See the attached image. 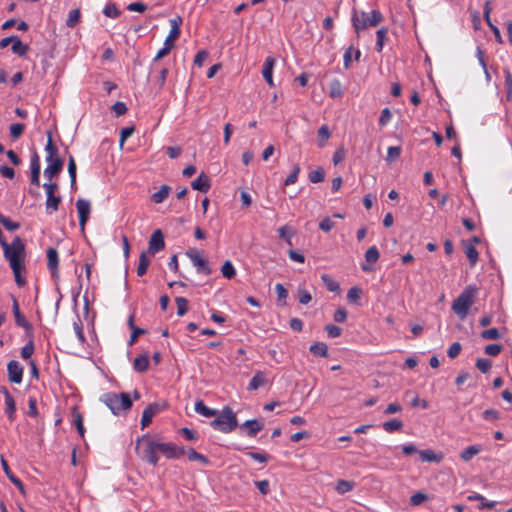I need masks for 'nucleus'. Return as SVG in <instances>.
Wrapping results in <instances>:
<instances>
[{
  "mask_svg": "<svg viewBox=\"0 0 512 512\" xmlns=\"http://www.w3.org/2000/svg\"><path fill=\"white\" fill-rule=\"evenodd\" d=\"M388 34V28L387 27H381L377 32V42H376V50L378 52H381L384 46V42L387 39Z\"/></svg>",
  "mask_w": 512,
  "mask_h": 512,
  "instance_id": "nucleus-38",
  "label": "nucleus"
},
{
  "mask_svg": "<svg viewBox=\"0 0 512 512\" xmlns=\"http://www.w3.org/2000/svg\"><path fill=\"white\" fill-rule=\"evenodd\" d=\"M267 378L265 377V374L261 371H258L255 373L253 378L251 379L248 390H257L258 388L266 385Z\"/></svg>",
  "mask_w": 512,
  "mask_h": 512,
  "instance_id": "nucleus-23",
  "label": "nucleus"
},
{
  "mask_svg": "<svg viewBox=\"0 0 512 512\" xmlns=\"http://www.w3.org/2000/svg\"><path fill=\"white\" fill-rule=\"evenodd\" d=\"M158 452L162 453L168 459H176L185 455V449L178 447L174 443H159L157 442Z\"/></svg>",
  "mask_w": 512,
  "mask_h": 512,
  "instance_id": "nucleus-9",
  "label": "nucleus"
},
{
  "mask_svg": "<svg viewBox=\"0 0 512 512\" xmlns=\"http://www.w3.org/2000/svg\"><path fill=\"white\" fill-rule=\"evenodd\" d=\"M112 111L115 113L116 116H122L127 112V106L124 102H116L111 107Z\"/></svg>",
  "mask_w": 512,
  "mask_h": 512,
  "instance_id": "nucleus-64",
  "label": "nucleus"
},
{
  "mask_svg": "<svg viewBox=\"0 0 512 512\" xmlns=\"http://www.w3.org/2000/svg\"><path fill=\"white\" fill-rule=\"evenodd\" d=\"M354 488V483L347 480H338L336 484V490L339 494H344L351 491Z\"/></svg>",
  "mask_w": 512,
  "mask_h": 512,
  "instance_id": "nucleus-45",
  "label": "nucleus"
},
{
  "mask_svg": "<svg viewBox=\"0 0 512 512\" xmlns=\"http://www.w3.org/2000/svg\"><path fill=\"white\" fill-rule=\"evenodd\" d=\"M210 425L223 433H231L239 426L236 414L229 406H225L220 414H217L216 418L210 422Z\"/></svg>",
  "mask_w": 512,
  "mask_h": 512,
  "instance_id": "nucleus-6",
  "label": "nucleus"
},
{
  "mask_svg": "<svg viewBox=\"0 0 512 512\" xmlns=\"http://www.w3.org/2000/svg\"><path fill=\"white\" fill-rule=\"evenodd\" d=\"M34 352V342L30 340L22 349L21 356L23 359H30Z\"/></svg>",
  "mask_w": 512,
  "mask_h": 512,
  "instance_id": "nucleus-61",
  "label": "nucleus"
},
{
  "mask_svg": "<svg viewBox=\"0 0 512 512\" xmlns=\"http://www.w3.org/2000/svg\"><path fill=\"white\" fill-rule=\"evenodd\" d=\"M177 304V314L179 316H183L188 311V300L184 297H177L175 299Z\"/></svg>",
  "mask_w": 512,
  "mask_h": 512,
  "instance_id": "nucleus-50",
  "label": "nucleus"
},
{
  "mask_svg": "<svg viewBox=\"0 0 512 512\" xmlns=\"http://www.w3.org/2000/svg\"><path fill=\"white\" fill-rule=\"evenodd\" d=\"M103 13L105 14V16L111 18H117L120 15V11L113 3L107 4L103 10Z\"/></svg>",
  "mask_w": 512,
  "mask_h": 512,
  "instance_id": "nucleus-58",
  "label": "nucleus"
},
{
  "mask_svg": "<svg viewBox=\"0 0 512 512\" xmlns=\"http://www.w3.org/2000/svg\"><path fill=\"white\" fill-rule=\"evenodd\" d=\"M383 19V14L379 10H372L370 13L364 11L359 12L356 8L352 10L351 22L357 37H360L362 30L368 27L378 26Z\"/></svg>",
  "mask_w": 512,
  "mask_h": 512,
  "instance_id": "nucleus-2",
  "label": "nucleus"
},
{
  "mask_svg": "<svg viewBox=\"0 0 512 512\" xmlns=\"http://www.w3.org/2000/svg\"><path fill=\"white\" fill-rule=\"evenodd\" d=\"M503 350L501 344H489L485 347L484 352L489 356H497Z\"/></svg>",
  "mask_w": 512,
  "mask_h": 512,
  "instance_id": "nucleus-60",
  "label": "nucleus"
},
{
  "mask_svg": "<svg viewBox=\"0 0 512 512\" xmlns=\"http://www.w3.org/2000/svg\"><path fill=\"white\" fill-rule=\"evenodd\" d=\"M221 272L223 277L227 279L233 278L236 274L235 268L229 260L224 262V264L221 267Z\"/></svg>",
  "mask_w": 512,
  "mask_h": 512,
  "instance_id": "nucleus-44",
  "label": "nucleus"
},
{
  "mask_svg": "<svg viewBox=\"0 0 512 512\" xmlns=\"http://www.w3.org/2000/svg\"><path fill=\"white\" fill-rule=\"evenodd\" d=\"M464 253L469 259L470 265L474 266L478 261V251L473 246V244H469L467 241H463Z\"/></svg>",
  "mask_w": 512,
  "mask_h": 512,
  "instance_id": "nucleus-24",
  "label": "nucleus"
},
{
  "mask_svg": "<svg viewBox=\"0 0 512 512\" xmlns=\"http://www.w3.org/2000/svg\"><path fill=\"white\" fill-rule=\"evenodd\" d=\"M482 339L485 340H498L502 337L501 333L497 328H490L487 330H484L480 334Z\"/></svg>",
  "mask_w": 512,
  "mask_h": 512,
  "instance_id": "nucleus-42",
  "label": "nucleus"
},
{
  "mask_svg": "<svg viewBox=\"0 0 512 512\" xmlns=\"http://www.w3.org/2000/svg\"><path fill=\"white\" fill-rule=\"evenodd\" d=\"M362 295V290L358 287H352L349 289L347 293V299L355 304H358V301L360 300Z\"/></svg>",
  "mask_w": 512,
  "mask_h": 512,
  "instance_id": "nucleus-53",
  "label": "nucleus"
},
{
  "mask_svg": "<svg viewBox=\"0 0 512 512\" xmlns=\"http://www.w3.org/2000/svg\"><path fill=\"white\" fill-rule=\"evenodd\" d=\"M171 191V188L168 185H162L159 191L155 192L151 196L152 202L159 204L162 203L168 196Z\"/></svg>",
  "mask_w": 512,
  "mask_h": 512,
  "instance_id": "nucleus-28",
  "label": "nucleus"
},
{
  "mask_svg": "<svg viewBox=\"0 0 512 512\" xmlns=\"http://www.w3.org/2000/svg\"><path fill=\"white\" fill-rule=\"evenodd\" d=\"M309 351L315 356H320V357H325V358L329 356L328 346L324 342L313 343L310 346Z\"/></svg>",
  "mask_w": 512,
  "mask_h": 512,
  "instance_id": "nucleus-26",
  "label": "nucleus"
},
{
  "mask_svg": "<svg viewBox=\"0 0 512 512\" xmlns=\"http://www.w3.org/2000/svg\"><path fill=\"white\" fill-rule=\"evenodd\" d=\"M12 300H13L12 310H13L16 324L18 326L24 328L26 331L31 330L32 325L26 320L25 316L21 313L17 299L14 296H12Z\"/></svg>",
  "mask_w": 512,
  "mask_h": 512,
  "instance_id": "nucleus-17",
  "label": "nucleus"
},
{
  "mask_svg": "<svg viewBox=\"0 0 512 512\" xmlns=\"http://www.w3.org/2000/svg\"><path fill=\"white\" fill-rule=\"evenodd\" d=\"M186 254L192 261L193 265L197 267V271L199 273H204L206 275H210L212 273V269L209 266L208 261L201 257L199 251L190 249Z\"/></svg>",
  "mask_w": 512,
  "mask_h": 512,
  "instance_id": "nucleus-8",
  "label": "nucleus"
},
{
  "mask_svg": "<svg viewBox=\"0 0 512 512\" xmlns=\"http://www.w3.org/2000/svg\"><path fill=\"white\" fill-rule=\"evenodd\" d=\"M49 164L44 170V176L51 181L54 177H56L63 169V160L62 158H57L51 161H47Z\"/></svg>",
  "mask_w": 512,
  "mask_h": 512,
  "instance_id": "nucleus-14",
  "label": "nucleus"
},
{
  "mask_svg": "<svg viewBox=\"0 0 512 512\" xmlns=\"http://www.w3.org/2000/svg\"><path fill=\"white\" fill-rule=\"evenodd\" d=\"M475 366L480 372L487 373L492 367V362L487 358H478Z\"/></svg>",
  "mask_w": 512,
  "mask_h": 512,
  "instance_id": "nucleus-46",
  "label": "nucleus"
},
{
  "mask_svg": "<svg viewBox=\"0 0 512 512\" xmlns=\"http://www.w3.org/2000/svg\"><path fill=\"white\" fill-rule=\"evenodd\" d=\"M76 208L79 214V225L81 230L84 231L85 225L90 215V203L85 199H78L76 202Z\"/></svg>",
  "mask_w": 512,
  "mask_h": 512,
  "instance_id": "nucleus-13",
  "label": "nucleus"
},
{
  "mask_svg": "<svg viewBox=\"0 0 512 512\" xmlns=\"http://www.w3.org/2000/svg\"><path fill=\"white\" fill-rule=\"evenodd\" d=\"M317 136H318V146L321 148L324 147L325 143L331 136V132H330L328 126L322 125L317 131Z\"/></svg>",
  "mask_w": 512,
  "mask_h": 512,
  "instance_id": "nucleus-35",
  "label": "nucleus"
},
{
  "mask_svg": "<svg viewBox=\"0 0 512 512\" xmlns=\"http://www.w3.org/2000/svg\"><path fill=\"white\" fill-rule=\"evenodd\" d=\"M165 248L163 232L160 229L155 230L149 240L148 252L154 255Z\"/></svg>",
  "mask_w": 512,
  "mask_h": 512,
  "instance_id": "nucleus-10",
  "label": "nucleus"
},
{
  "mask_svg": "<svg viewBox=\"0 0 512 512\" xmlns=\"http://www.w3.org/2000/svg\"><path fill=\"white\" fill-rule=\"evenodd\" d=\"M166 403L160 404L157 402L149 404L142 413L141 427L146 428L152 423V419L155 415L166 408Z\"/></svg>",
  "mask_w": 512,
  "mask_h": 512,
  "instance_id": "nucleus-7",
  "label": "nucleus"
},
{
  "mask_svg": "<svg viewBox=\"0 0 512 512\" xmlns=\"http://www.w3.org/2000/svg\"><path fill=\"white\" fill-rule=\"evenodd\" d=\"M76 163H75V160H74V157L73 156H70L69 157V160H68V173H69V176H70V185H71V189L72 190H76L77 189V185H76Z\"/></svg>",
  "mask_w": 512,
  "mask_h": 512,
  "instance_id": "nucleus-31",
  "label": "nucleus"
},
{
  "mask_svg": "<svg viewBox=\"0 0 512 512\" xmlns=\"http://www.w3.org/2000/svg\"><path fill=\"white\" fill-rule=\"evenodd\" d=\"M1 465H2V468L5 472V474L7 475V477L9 478V480L15 484L17 486V488L19 489L20 493L21 494H25V487L23 485V483L21 482L20 479H18L10 470L9 468V465L7 463V461L4 459V457L2 456L1 457Z\"/></svg>",
  "mask_w": 512,
  "mask_h": 512,
  "instance_id": "nucleus-20",
  "label": "nucleus"
},
{
  "mask_svg": "<svg viewBox=\"0 0 512 512\" xmlns=\"http://www.w3.org/2000/svg\"><path fill=\"white\" fill-rule=\"evenodd\" d=\"M477 288L469 285L464 291L453 301L452 310L461 319H465L468 315L469 309L475 301Z\"/></svg>",
  "mask_w": 512,
  "mask_h": 512,
  "instance_id": "nucleus-4",
  "label": "nucleus"
},
{
  "mask_svg": "<svg viewBox=\"0 0 512 512\" xmlns=\"http://www.w3.org/2000/svg\"><path fill=\"white\" fill-rule=\"evenodd\" d=\"M403 427V422L398 419H392L383 423V429L386 432L392 433L400 430Z\"/></svg>",
  "mask_w": 512,
  "mask_h": 512,
  "instance_id": "nucleus-37",
  "label": "nucleus"
},
{
  "mask_svg": "<svg viewBox=\"0 0 512 512\" xmlns=\"http://www.w3.org/2000/svg\"><path fill=\"white\" fill-rule=\"evenodd\" d=\"M149 367V358L146 354L137 356L133 362V368L135 371L143 373L147 371Z\"/></svg>",
  "mask_w": 512,
  "mask_h": 512,
  "instance_id": "nucleus-25",
  "label": "nucleus"
},
{
  "mask_svg": "<svg viewBox=\"0 0 512 512\" xmlns=\"http://www.w3.org/2000/svg\"><path fill=\"white\" fill-rule=\"evenodd\" d=\"M185 454H187L190 461H199L205 465L209 463V459L205 455L198 453L193 448H189L187 451L185 450Z\"/></svg>",
  "mask_w": 512,
  "mask_h": 512,
  "instance_id": "nucleus-36",
  "label": "nucleus"
},
{
  "mask_svg": "<svg viewBox=\"0 0 512 512\" xmlns=\"http://www.w3.org/2000/svg\"><path fill=\"white\" fill-rule=\"evenodd\" d=\"M157 452V442L150 439L148 435H144L141 438L137 439L136 453L142 460L148 462L153 466H156L159 460Z\"/></svg>",
  "mask_w": 512,
  "mask_h": 512,
  "instance_id": "nucleus-5",
  "label": "nucleus"
},
{
  "mask_svg": "<svg viewBox=\"0 0 512 512\" xmlns=\"http://www.w3.org/2000/svg\"><path fill=\"white\" fill-rule=\"evenodd\" d=\"M325 330L328 336L332 338L339 337L342 333V329L339 326L333 324L326 325Z\"/></svg>",
  "mask_w": 512,
  "mask_h": 512,
  "instance_id": "nucleus-63",
  "label": "nucleus"
},
{
  "mask_svg": "<svg viewBox=\"0 0 512 512\" xmlns=\"http://www.w3.org/2000/svg\"><path fill=\"white\" fill-rule=\"evenodd\" d=\"M8 379L10 382L19 384L23 377V367L16 360L9 361L7 365Z\"/></svg>",
  "mask_w": 512,
  "mask_h": 512,
  "instance_id": "nucleus-11",
  "label": "nucleus"
},
{
  "mask_svg": "<svg viewBox=\"0 0 512 512\" xmlns=\"http://www.w3.org/2000/svg\"><path fill=\"white\" fill-rule=\"evenodd\" d=\"M9 130H10L11 137L14 140H16L23 134V132L25 130V125L22 123H15V124L10 125Z\"/></svg>",
  "mask_w": 512,
  "mask_h": 512,
  "instance_id": "nucleus-49",
  "label": "nucleus"
},
{
  "mask_svg": "<svg viewBox=\"0 0 512 512\" xmlns=\"http://www.w3.org/2000/svg\"><path fill=\"white\" fill-rule=\"evenodd\" d=\"M149 264H150V259L147 256V252L143 251L139 257V264L137 267V275L143 276L147 272Z\"/></svg>",
  "mask_w": 512,
  "mask_h": 512,
  "instance_id": "nucleus-33",
  "label": "nucleus"
},
{
  "mask_svg": "<svg viewBox=\"0 0 512 512\" xmlns=\"http://www.w3.org/2000/svg\"><path fill=\"white\" fill-rule=\"evenodd\" d=\"M46 151L48 153V156L46 158L47 161H51V160H54V159H57V158H60L58 155H57V147L54 145L53 141H52V134L51 132H48V141H47V145H46Z\"/></svg>",
  "mask_w": 512,
  "mask_h": 512,
  "instance_id": "nucleus-34",
  "label": "nucleus"
},
{
  "mask_svg": "<svg viewBox=\"0 0 512 512\" xmlns=\"http://www.w3.org/2000/svg\"><path fill=\"white\" fill-rule=\"evenodd\" d=\"M275 60L272 57H267L263 66L262 75L270 87L274 86L272 72Z\"/></svg>",
  "mask_w": 512,
  "mask_h": 512,
  "instance_id": "nucleus-21",
  "label": "nucleus"
},
{
  "mask_svg": "<svg viewBox=\"0 0 512 512\" xmlns=\"http://www.w3.org/2000/svg\"><path fill=\"white\" fill-rule=\"evenodd\" d=\"M505 76V86L507 90L506 98L507 100H511L512 98V74L508 68L504 69Z\"/></svg>",
  "mask_w": 512,
  "mask_h": 512,
  "instance_id": "nucleus-48",
  "label": "nucleus"
},
{
  "mask_svg": "<svg viewBox=\"0 0 512 512\" xmlns=\"http://www.w3.org/2000/svg\"><path fill=\"white\" fill-rule=\"evenodd\" d=\"M321 279L329 291L338 292L340 290V286H339L338 282H336L334 279H332V277L329 276L328 274H323L321 276Z\"/></svg>",
  "mask_w": 512,
  "mask_h": 512,
  "instance_id": "nucleus-40",
  "label": "nucleus"
},
{
  "mask_svg": "<svg viewBox=\"0 0 512 512\" xmlns=\"http://www.w3.org/2000/svg\"><path fill=\"white\" fill-rule=\"evenodd\" d=\"M419 456L423 462H435V463L441 462L444 457L442 453H435L431 449L419 451Z\"/></svg>",
  "mask_w": 512,
  "mask_h": 512,
  "instance_id": "nucleus-22",
  "label": "nucleus"
},
{
  "mask_svg": "<svg viewBox=\"0 0 512 512\" xmlns=\"http://www.w3.org/2000/svg\"><path fill=\"white\" fill-rule=\"evenodd\" d=\"M428 499V495L423 492H417L413 494L410 498V504L413 506H418L425 502Z\"/></svg>",
  "mask_w": 512,
  "mask_h": 512,
  "instance_id": "nucleus-57",
  "label": "nucleus"
},
{
  "mask_svg": "<svg viewBox=\"0 0 512 512\" xmlns=\"http://www.w3.org/2000/svg\"><path fill=\"white\" fill-rule=\"evenodd\" d=\"M171 30L167 38L165 39L164 45L170 48L174 47V41L180 36V26L182 24V18L177 16L170 20Z\"/></svg>",
  "mask_w": 512,
  "mask_h": 512,
  "instance_id": "nucleus-12",
  "label": "nucleus"
},
{
  "mask_svg": "<svg viewBox=\"0 0 512 512\" xmlns=\"http://www.w3.org/2000/svg\"><path fill=\"white\" fill-rule=\"evenodd\" d=\"M241 430L245 429L249 437H255L258 432L264 428V423L258 419L247 420L238 426Z\"/></svg>",
  "mask_w": 512,
  "mask_h": 512,
  "instance_id": "nucleus-15",
  "label": "nucleus"
},
{
  "mask_svg": "<svg viewBox=\"0 0 512 512\" xmlns=\"http://www.w3.org/2000/svg\"><path fill=\"white\" fill-rule=\"evenodd\" d=\"M308 178L311 183H320L325 179V171L322 167H318L309 173Z\"/></svg>",
  "mask_w": 512,
  "mask_h": 512,
  "instance_id": "nucleus-39",
  "label": "nucleus"
},
{
  "mask_svg": "<svg viewBox=\"0 0 512 512\" xmlns=\"http://www.w3.org/2000/svg\"><path fill=\"white\" fill-rule=\"evenodd\" d=\"M401 147L400 146H391L388 148L386 161L388 163H392L400 157Z\"/></svg>",
  "mask_w": 512,
  "mask_h": 512,
  "instance_id": "nucleus-47",
  "label": "nucleus"
},
{
  "mask_svg": "<svg viewBox=\"0 0 512 512\" xmlns=\"http://www.w3.org/2000/svg\"><path fill=\"white\" fill-rule=\"evenodd\" d=\"M29 50V46L20 41L18 36H16V40H14L12 44V52L20 57H23L27 54Z\"/></svg>",
  "mask_w": 512,
  "mask_h": 512,
  "instance_id": "nucleus-32",
  "label": "nucleus"
},
{
  "mask_svg": "<svg viewBox=\"0 0 512 512\" xmlns=\"http://www.w3.org/2000/svg\"><path fill=\"white\" fill-rule=\"evenodd\" d=\"M5 403H6V413L9 417V419L13 420L14 414L16 411V405H15V400H14L13 396L7 395V399H5Z\"/></svg>",
  "mask_w": 512,
  "mask_h": 512,
  "instance_id": "nucleus-51",
  "label": "nucleus"
},
{
  "mask_svg": "<svg viewBox=\"0 0 512 512\" xmlns=\"http://www.w3.org/2000/svg\"><path fill=\"white\" fill-rule=\"evenodd\" d=\"M4 257L9 261L10 267L14 273L15 282L18 287L26 285V279L21 275V271L25 270V244L20 237H15L11 244L6 241L2 243Z\"/></svg>",
  "mask_w": 512,
  "mask_h": 512,
  "instance_id": "nucleus-1",
  "label": "nucleus"
},
{
  "mask_svg": "<svg viewBox=\"0 0 512 512\" xmlns=\"http://www.w3.org/2000/svg\"><path fill=\"white\" fill-rule=\"evenodd\" d=\"M101 400L114 415L129 411L133 405L130 395L125 392L119 394L108 392L102 396Z\"/></svg>",
  "mask_w": 512,
  "mask_h": 512,
  "instance_id": "nucleus-3",
  "label": "nucleus"
},
{
  "mask_svg": "<svg viewBox=\"0 0 512 512\" xmlns=\"http://www.w3.org/2000/svg\"><path fill=\"white\" fill-rule=\"evenodd\" d=\"M342 95V86L338 80H333L330 83V96L332 98H338Z\"/></svg>",
  "mask_w": 512,
  "mask_h": 512,
  "instance_id": "nucleus-56",
  "label": "nucleus"
},
{
  "mask_svg": "<svg viewBox=\"0 0 512 512\" xmlns=\"http://www.w3.org/2000/svg\"><path fill=\"white\" fill-rule=\"evenodd\" d=\"M275 291L277 293V300H278V302H280L281 305H285L286 304V298L288 296V292H287L286 288L282 284L278 283L275 286Z\"/></svg>",
  "mask_w": 512,
  "mask_h": 512,
  "instance_id": "nucleus-54",
  "label": "nucleus"
},
{
  "mask_svg": "<svg viewBox=\"0 0 512 512\" xmlns=\"http://www.w3.org/2000/svg\"><path fill=\"white\" fill-rule=\"evenodd\" d=\"M380 253L375 246L370 247L365 253V259L368 263H375L379 260Z\"/></svg>",
  "mask_w": 512,
  "mask_h": 512,
  "instance_id": "nucleus-52",
  "label": "nucleus"
},
{
  "mask_svg": "<svg viewBox=\"0 0 512 512\" xmlns=\"http://www.w3.org/2000/svg\"><path fill=\"white\" fill-rule=\"evenodd\" d=\"M462 346L459 342L453 343L447 351V355L449 358L454 359L456 358L460 352H461Z\"/></svg>",
  "mask_w": 512,
  "mask_h": 512,
  "instance_id": "nucleus-62",
  "label": "nucleus"
},
{
  "mask_svg": "<svg viewBox=\"0 0 512 512\" xmlns=\"http://www.w3.org/2000/svg\"><path fill=\"white\" fill-rule=\"evenodd\" d=\"M480 451H481L480 445H471V446H468L466 449H464L461 452L460 457L463 461L468 462L472 459V457L477 455Z\"/></svg>",
  "mask_w": 512,
  "mask_h": 512,
  "instance_id": "nucleus-29",
  "label": "nucleus"
},
{
  "mask_svg": "<svg viewBox=\"0 0 512 512\" xmlns=\"http://www.w3.org/2000/svg\"><path fill=\"white\" fill-rule=\"evenodd\" d=\"M73 416H74V419H73V424L75 425L79 435L84 438V434H85V428H84V425H83V416L82 414L77 410V408H73Z\"/></svg>",
  "mask_w": 512,
  "mask_h": 512,
  "instance_id": "nucleus-30",
  "label": "nucleus"
},
{
  "mask_svg": "<svg viewBox=\"0 0 512 512\" xmlns=\"http://www.w3.org/2000/svg\"><path fill=\"white\" fill-rule=\"evenodd\" d=\"M191 188L202 193H207L211 188V181L204 172H201L200 175L191 182Z\"/></svg>",
  "mask_w": 512,
  "mask_h": 512,
  "instance_id": "nucleus-16",
  "label": "nucleus"
},
{
  "mask_svg": "<svg viewBox=\"0 0 512 512\" xmlns=\"http://www.w3.org/2000/svg\"><path fill=\"white\" fill-rule=\"evenodd\" d=\"M60 203H61L60 196H55V194L47 195L46 207H47V210H51L50 212L58 210Z\"/></svg>",
  "mask_w": 512,
  "mask_h": 512,
  "instance_id": "nucleus-43",
  "label": "nucleus"
},
{
  "mask_svg": "<svg viewBox=\"0 0 512 512\" xmlns=\"http://www.w3.org/2000/svg\"><path fill=\"white\" fill-rule=\"evenodd\" d=\"M81 18V12L79 9H73L69 12L68 18L66 20V25L70 28H74Z\"/></svg>",
  "mask_w": 512,
  "mask_h": 512,
  "instance_id": "nucleus-41",
  "label": "nucleus"
},
{
  "mask_svg": "<svg viewBox=\"0 0 512 512\" xmlns=\"http://www.w3.org/2000/svg\"><path fill=\"white\" fill-rule=\"evenodd\" d=\"M0 223L9 231H15L20 228L18 222H14L6 216H0Z\"/></svg>",
  "mask_w": 512,
  "mask_h": 512,
  "instance_id": "nucleus-55",
  "label": "nucleus"
},
{
  "mask_svg": "<svg viewBox=\"0 0 512 512\" xmlns=\"http://www.w3.org/2000/svg\"><path fill=\"white\" fill-rule=\"evenodd\" d=\"M300 172V167L299 165H295L293 167V171L287 176V178L285 179L284 181V185L285 186H289V185H292L294 184L297 179H298V174Z\"/></svg>",
  "mask_w": 512,
  "mask_h": 512,
  "instance_id": "nucleus-59",
  "label": "nucleus"
},
{
  "mask_svg": "<svg viewBox=\"0 0 512 512\" xmlns=\"http://www.w3.org/2000/svg\"><path fill=\"white\" fill-rule=\"evenodd\" d=\"M58 252L54 248H49L47 250V267L50 270L53 277H55L58 273Z\"/></svg>",
  "mask_w": 512,
  "mask_h": 512,
  "instance_id": "nucleus-19",
  "label": "nucleus"
},
{
  "mask_svg": "<svg viewBox=\"0 0 512 512\" xmlns=\"http://www.w3.org/2000/svg\"><path fill=\"white\" fill-rule=\"evenodd\" d=\"M490 3H491L490 0H486L484 3V13H483L484 19H485L487 25L492 30V32L496 38V41L501 44V43H503V40H502V36L500 34V30L491 22V19H490V13H491Z\"/></svg>",
  "mask_w": 512,
  "mask_h": 512,
  "instance_id": "nucleus-18",
  "label": "nucleus"
},
{
  "mask_svg": "<svg viewBox=\"0 0 512 512\" xmlns=\"http://www.w3.org/2000/svg\"><path fill=\"white\" fill-rule=\"evenodd\" d=\"M195 411L204 417H213L218 414V411L207 407L202 400L195 403Z\"/></svg>",
  "mask_w": 512,
  "mask_h": 512,
  "instance_id": "nucleus-27",
  "label": "nucleus"
}]
</instances>
